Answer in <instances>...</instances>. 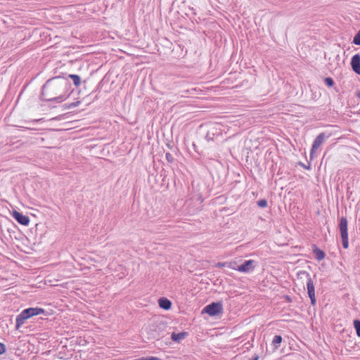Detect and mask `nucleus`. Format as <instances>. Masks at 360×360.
Instances as JSON below:
<instances>
[{"instance_id":"f257e3e1","label":"nucleus","mask_w":360,"mask_h":360,"mask_svg":"<svg viewBox=\"0 0 360 360\" xmlns=\"http://www.w3.org/2000/svg\"><path fill=\"white\" fill-rule=\"evenodd\" d=\"M68 82L60 77L49 79L43 86L41 96L47 101H57L58 103L67 98Z\"/></svg>"},{"instance_id":"f03ea898","label":"nucleus","mask_w":360,"mask_h":360,"mask_svg":"<svg viewBox=\"0 0 360 360\" xmlns=\"http://www.w3.org/2000/svg\"><path fill=\"white\" fill-rule=\"evenodd\" d=\"M44 313V309L42 308H28L22 310L21 313L16 317V328H20L24 323L25 321L30 317L34 316L39 315Z\"/></svg>"},{"instance_id":"7ed1b4c3","label":"nucleus","mask_w":360,"mask_h":360,"mask_svg":"<svg viewBox=\"0 0 360 360\" xmlns=\"http://www.w3.org/2000/svg\"><path fill=\"white\" fill-rule=\"evenodd\" d=\"M298 276H305L307 277V292H308L309 297L310 298L311 304L315 305V304H316L315 288H314L313 281L310 277V275L304 271H301L298 273Z\"/></svg>"},{"instance_id":"20e7f679","label":"nucleus","mask_w":360,"mask_h":360,"mask_svg":"<svg viewBox=\"0 0 360 360\" xmlns=\"http://www.w3.org/2000/svg\"><path fill=\"white\" fill-rule=\"evenodd\" d=\"M202 312L215 316L223 313V305L221 302H212L205 307Z\"/></svg>"},{"instance_id":"39448f33","label":"nucleus","mask_w":360,"mask_h":360,"mask_svg":"<svg viewBox=\"0 0 360 360\" xmlns=\"http://www.w3.org/2000/svg\"><path fill=\"white\" fill-rule=\"evenodd\" d=\"M328 137H329V136H326L324 132L320 133L316 136V138L314 141V143L312 144V147L311 149V152H310L311 158H313V157L315 155V154L318 151L319 148L324 143L326 139Z\"/></svg>"},{"instance_id":"423d86ee","label":"nucleus","mask_w":360,"mask_h":360,"mask_svg":"<svg viewBox=\"0 0 360 360\" xmlns=\"http://www.w3.org/2000/svg\"><path fill=\"white\" fill-rule=\"evenodd\" d=\"M255 261L254 260H246L243 264L238 265L237 271L243 273H250L252 271L255 267Z\"/></svg>"},{"instance_id":"0eeeda50","label":"nucleus","mask_w":360,"mask_h":360,"mask_svg":"<svg viewBox=\"0 0 360 360\" xmlns=\"http://www.w3.org/2000/svg\"><path fill=\"white\" fill-rule=\"evenodd\" d=\"M12 217L20 224L27 226L30 223V219L27 216L22 214L18 211L12 212Z\"/></svg>"},{"instance_id":"6e6552de","label":"nucleus","mask_w":360,"mask_h":360,"mask_svg":"<svg viewBox=\"0 0 360 360\" xmlns=\"http://www.w3.org/2000/svg\"><path fill=\"white\" fill-rule=\"evenodd\" d=\"M351 66L354 72L360 75V55L355 54L351 60Z\"/></svg>"},{"instance_id":"1a4fd4ad","label":"nucleus","mask_w":360,"mask_h":360,"mask_svg":"<svg viewBox=\"0 0 360 360\" xmlns=\"http://www.w3.org/2000/svg\"><path fill=\"white\" fill-rule=\"evenodd\" d=\"M341 236H348L347 233V219L345 217H342L340 219L338 225Z\"/></svg>"},{"instance_id":"9d476101","label":"nucleus","mask_w":360,"mask_h":360,"mask_svg":"<svg viewBox=\"0 0 360 360\" xmlns=\"http://www.w3.org/2000/svg\"><path fill=\"white\" fill-rule=\"evenodd\" d=\"M158 304L160 308L168 310L172 307V302L165 297H161L158 300Z\"/></svg>"},{"instance_id":"9b49d317","label":"nucleus","mask_w":360,"mask_h":360,"mask_svg":"<svg viewBox=\"0 0 360 360\" xmlns=\"http://www.w3.org/2000/svg\"><path fill=\"white\" fill-rule=\"evenodd\" d=\"M186 335L187 334L185 332L179 333H172V334L171 335V338L173 341L179 342L181 340L184 339L186 338Z\"/></svg>"},{"instance_id":"f8f14e48","label":"nucleus","mask_w":360,"mask_h":360,"mask_svg":"<svg viewBox=\"0 0 360 360\" xmlns=\"http://www.w3.org/2000/svg\"><path fill=\"white\" fill-rule=\"evenodd\" d=\"M282 340L283 338L281 335L274 336L271 342V345L274 347V351L276 350L280 347Z\"/></svg>"},{"instance_id":"ddd939ff","label":"nucleus","mask_w":360,"mask_h":360,"mask_svg":"<svg viewBox=\"0 0 360 360\" xmlns=\"http://www.w3.org/2000/svg\"><path fill=\"white\" fill-rule=\"evenodd\" d=\"M313 251H314V253L315 255L316 259L317 260L321 261L322 259H323L325 258L326 254L321 250H320V249H319L317 248H314Z\"/></svg>"},{"instance_id":"4468645a","label":"nucleus","mask_w":360,"mask_h":360,"mask_svg":"<svg viewBox=\"0 0 360 360\" xmlns=\"http://www.w3.org/2000/svg\"><path fill=\"white\" fill-rule=\"evenodd\" d=\"M70 78L72 79L73 84L76 86H79L81 84V78L77 75H69L68 76Z\"/></svg>"},{"instance_id":"2eb2a0df","label":"nucleus","mask_w":360,"mask_h":360,"mask_svg":"<svg viewBox=\"0 0 360 360\" xmlns=\"http://www.w3.org/2000/svg\"><path fill=\"white\" fill-rule=\"evenodd\" d=\"M354 327L356 330L357 336L360 337V321L359 320L354 321Z\"/></svg>"},{"instance_id":"dca6fc26","label":"nucleus","mask_w":360,"mask_h":360,"mask_svg":"<svg viewBox=\"0 0 360 360\" xmlns=\"http://www.w3.org/2000/svg\"><path fill=\"white\" fill-rule=\"evenodd\" d=\"M342 240V246L345 249L348 248L349 247V240H348V236H341Z\"/></svg>"},{"instance_id":"f3484780","label":"nucleus","mask_w":360,"mask_h":360,"mask_svg":"<svg viewBox=\"0 0 360 360\" xmlns=\"http://www.w3.org/2000/svg\"><path fill=\"white\" fill-rule=\"evenodd\" d=\"M353 43L356 45H360V30L354 36Z\"/></svg>"},{"instance_id":"a211bd4d","label":"nucleus","mask_w":360,"mask_h":360,"mask_svg":"<svg viewBox=\"0 0 360 360\" xmlns=\"http://www.w3.org/2000/svg\"><path fill=\"white\" fill-rule=\"evenodd\" d=\"M257 203L260 207H266L267 206V201L264 199L258 200Z\"/></svg>"},{"instance_id":"6ab92c4d","label":"nucleus","mask_w":360,"mask_h":360,"mask_svg":"<svg viewBox=\"0 0 360 360\" xmlns=\"http://www.w3.org/2000/svg\"><path fill=\"white\" fill-rule=\"evenodd\" d=\"M325 84L328 86H332L334 84V81L330 77H326L324 79Z\"/></svg>"},{"instance_id":"aec40b11","label":"nucleus","mask_w":360,"mask_h":360,"mask_svg":"<svg viewBox=\"0 0 360 360\" xmlns=\"http://www.w3.org/2000/svg\"><path fill=\"white\" fill-rule=\"evenodd\" d=\"M238 266V265H237L236 262H229V263H227V267H229L230 269H234V270H237Z\"/></svg>"},{"instance_id":"412c9836","label":"nucleus","mask_w":360,"mask_h":360,"mask_svg":"<svg viewBox=\"0 0 360 360\" xmlns=\"http://www.w3.org/2000/svg\"><path fill=\"white\" fill-rule=\"evenodd\" d=\"M165 157L169 162H172L174 161V158L171 153H167Z\"/></svg>"},{"instance_id":"4be33fe9","label":"nucleus","mask_w":360,"mask_h":360,"mask_svg":"<svg viewBox=\"0 0 360 360\" xmlns=\"http://www.w3.org/2000/svg\"><path fill=\"white\" fill-rule=\"evenodd\" d=\"M6 351L5 345L2 343H0V355L4 353Z\"/></svg>"},{"instance_id":"5701e85b","label":"nucleus","mask_w":360,"mask_h":360,"mask_svg":"<svg viewBox=\"0 0 360 360\" xmlns=\"http://www.w3.org/2000/svg\"><path fill=\"white\" fill-rule=\"evenodd\" d=\"M146 360H161L160 359L155 356H149L146 358Z\"/></svg>"},{"instance_id":"b1692460","label":"nucleus","mask_w":360,"mask_h":360,"mask_svg":"<svg viewBox=\"0 0 360 360\" xmlns=\"http://www.w3.org/2000/svg\"><path fill=\"white\" fill-rule=\"evenodd\" d=\"M218 265L220 266H227V263L219 264Z\"/></svg>"},{"instance_id":"393cba45","label":"nucleus","mask_w":360,"mask_h":360,"mask_svg":"<svg viewBox=\"0 0 360 360\" xmlns=\"http://www.w3.org/2000/svg\"><path fill=\"white\" fill-rule=\"evenodd\" d=\"M134 360H146V358H141V359H134Z\"/></svg>"},{"instance_id":"a878e982","label":"nucleus","mask_w":360,"mask_h":360,"mask_svg":"<svg viewBox=\"0 0 360 360\" xmlns=\"http://www.w3.org/2000/svg\"><path fill=\"white\" fill-rule=\"evenodd\" d=\"M357 97L360 98V91L357 93Z\"/></svg>"}]
</instances>
